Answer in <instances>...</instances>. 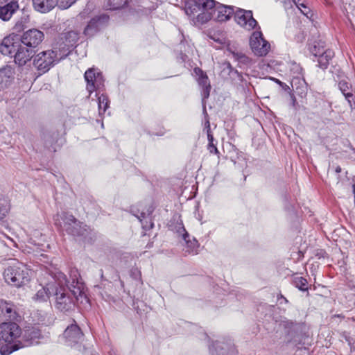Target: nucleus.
Returning <instances> with one entry per match:
<instances>
[{"label":"nucleus","instance_id":"1","mask_svg":"<svg viewBox=\"0 0 355 355\" xmlns=\"http://www.w3.org/2000/svg\"><path fill=\"white\" fill-rule=\"evenodd\" d=\"M46 272L49 273L55 283L59 286L54 292L55 296V308L62 312H68L75 306L74 298L78 301L87 300L85 293V284L79 279V274L77 270H71L70 274L71 282H68L66 275L55 266H45Z\"/></svg>","mask_w":355,"mask_h":355},{"label":"nucleus","instance_id":"2","mask_svg":"<svg viewBox=\"0 0 355 355\" xmlns=\"http://www.w3.org/2000/svg\"><path fill=\"white\" fill-rule=\"evenodd\" d=\"M68 55L67 50L62 51L55 47L53 49L44 51L36 54L33 57V64L40 73H44Z\"/></svg>","mask_w":355,"mask_h":355},{"label":"nucleus","instance_id":"3","mask_svg":"<svg viewBox=\"0 0 355 355\" xmlns=\"http://www.w3.org/2000/svg\"><path fill=\"white\" fill-rule=\"evenodd\" d=\"M21 329L13 322H3L0 324V353L1 355H10L6 354V349L10 351L12 346L20 343Z\"/></svg>","mask_w":355,"mask_h":355},{"label":"nucleus","instance_id":"4","mask_svg":"<svg viewBox=\"0 0 355 355\" xmlns=\"http://www.w3.org/2000/svg\"><path fill=\"white\" fill-rule=\"evenodd\" d=\"M31 270L22 263L15 262L8 266L3 271L5 282L15 287H21L28 284L31 279Z\"/></svg>","mask_w":355,"mask_h":355},{"label":"nucleus","instance_id":"5","mask_svg":"<svg viewBox=\"0 0 355 355\" xmlns=\"http://www.w3.org/2000/svg\"><path fill=\"white\" fill-rule=\"evenodd\" d=\"M55 225L62 231L72 236H83L86 230L73 216L67 213L57 214L53 218Z\"/></svg>","mask_w":355,"mask_h":355},{"label":"nucleus","instance_id":"6","mask_svg":"<svg viewBox=\"0 0 355 355\" xmlns=\"http://www.w3.org/2000/svg\"><path fill=\"white\" fill-rule=\"evenodd\" d=\"M234 19L236 24L245 31L261 29L257 21L253 17L252 10L236 7Z\"/></svg>","mask_w":355,"mask_h":355},{"label":"nucleus","instance_id":"7","mask_svg":"<svg viewBox=\"0 0 355 355\" xmlns=\"http://www.w3.org/2000/svg\"><path fill=\"white\" fill-rule=\"evenodd\" d=\"M41 331L37 327H26L24 331H21L20 343L12 346L11 348H10L11 350L9 352L6 349V354H12L21 348L33 345L35 343H37L36 340L41 338Z\"/></svg>","mask_w":355,"mask_h":355},{"label":"nucleus","instance_id":"8","mask_svg":"<svg viewBox=\"0 0 355 355\" xmlns=\"http://www.w3.org/2000/svg\"><path fill=\"white\" fill-rule=\"evenodd\" d=\"M250 46L252 52L257 56H264L268 54L270 45L263 37L260 29L257 28L250 38Z\"/></svg>","mask_w":355,"mask_h":355},{"label":"nucleus","instance_id":"9","mask_svg":"<svg viewBox=\"0 0 355 355\" xmlns=\"http://www.w3.org/2000/svg\"><path fill=\"white\" fill-rule=\"evenodd\" d=\"M216 5L214 0H191L187 3L185 6V12L187 15H194L200 11H211Z\"/></svg>","mask_w":355,"mask_h":355},{"label":"nucleus","instance_id":"10","mask_svg":"<svg viewBox=\"0 0 355 355\" xmlns=\"http://www.w3.org/2000/svg\"><path fill=\"white\" fill-rule=\"evenodd\" d=\"M87 82V90L91 94L93 92L103 87V78L101 73L96 72L94 69H87L84 75Z\"/></svg>","mask_w":355,"mask_h":355},{"label":"nucleus","instance_id":"11","mask_svg":"<svg viewBox=\"0 0 355 355\" xmlns=\"http://www.w3.org/2000/svg\"><path fill=\"white\" fill-rule=\"evenodd\" d=\"M44 33L37 29H30L21 35V42L23 45L33 50L44 40Z\"/></svg>","mask_w":355,"mask_h":355},{"label":"nucleus","instance_id":"12","mask_svg":"<svg viewBox=\"0 0 355 355\" xmlns=\"http://www.w3.org/2000/svg\"><path fill=\"white\" fill-rule=\"evenodd\" d=\"M83 336V333L75 322L66 328L62 335L65 343L70 346L81 342Z\"/></svg>","mask_w":355,"mask_h":355},{"label":"nucleus","instance_id":"13","mask_svg":"<svg viewBox=\"0 0 355 355\" xmlns=\"http://www.w3.org/2000/svg\"><path fill=\"white\" fill-rule=\"evenodd\" d=\"M213 8V19L222 22L228 21L234 15L236 7L225 6L216 1V5Z\"/></svg>","mask_w":355,"mask_h":355},{"label":"nucleus","instance_id":"14","mask_svg":"<svg viewBox=\"0 0 355 355\" xmlns=\"http://www.w3.org/2000/svg\"><path fill=\"white\" fill-rule=\"evenodd\" d=\"M338 88L347 101L352 110L355 109V95L351 83L347 79H342L338 83Z\"/></svg>","mask_w":355,"mask_h":355},{"label":"nucleus","instance_id":"15","mask_svg":"<svg viewBox=\"0 0 355 355\" xmlns=\"http://www.w3.org/2000/svg\"><path fill=\"white\" fill-rule=\"evenodd\" d=\"M33 49L24 45H19L14 55L15 62L19 66L25 65L31 58L33 59Z\"/></svg>","mask_w":355,"mask_h":355},{"label":"nucleus","instance_id":"16","mask_svg":"<svg viewBox=\"0 0 355 355\" xmlns=\"http://www.w3.org/2000/svg\"><path fill=\"white\" fill-rule=\"evenodd\" d=\"M194 71L199 76L198 84L202 87V104H205V101L209 98L211 89L209 78L200 68H195Z\"/></svg>","mask_w":355,"mask_h":355},{"label":"nucleus","instance_id":"17","mask_svg":"<svg viewBox=\"0 0 355 355\" xmlns=\"http://www.w3.org/2000/svg\"><path fill=\"white\" fill-rule=\"evenodd\" d=\"M19 10V3L17 1H10L0 6V19L7 21Z\"/></svg>","mask_w":355,"mask_h":355},{"label":"nucleus","instance_id":"18","mask_svg":"<svg viewBox=\"0 0 355 355\" xmlns=\"http://www.w3.org/2000/svg\"><path fill=\"white\" fill-rule=\"evenodd\" d=\"M15 71L10 66L0 69V90L7 88L14 80Z\"/></svg>","mask_w":355,"mask_h":355},{"label":"nucleus","instance_id":"19","mask_svg":"<svg viewBox=\"0 0 355 355\" xmlns=\"http://www.w3.org/2000/svg\"><path fill=\"white\" fill-rule=\"evenodd\" d=\"M104 19H105L104 16L92 19L85 28L84 34L89 37L94 35L101 28Z\"/></svg>","mask_w":355,"mask_h":355},{"label":"nucleus","instance_id":"20","mask_svg":"<svg viewBox=\"0 0 355 355\" xmlns=\"http://www.w3.org/2000/svg\"><path fill=\"white\" fill-rule=\"evenodd\" d=\"M18 44L14 42L13 37H6L2 40L0 45V52L4 55H11L18 47Z\"/></svg>","mask_w":355,"mask_h":355},{"label":"nucleus","instance_id":"21","mask_svg":"<svg viewBox=\"0 0 355 355\" xmlns=\"http://www.w3.org/2000/svg\"><path fill=\"white\" fill-rule=\"evenodd\" d=\"M209 352L211 355H229L233 352L232 346L220 341H216L209 346Z\"/></svg>","mask_w":355,"mask_h":355},{"label":"nucleus","instance_id":"22","mask_svg":"<svg viewBox=\"0 0 355 355\" xmlns=\"http://www.w3.org/2000/svg\"><path fill=\"white\" fill-rule=\"evenodd\" d=\"M58 0H33L35 10L46 13L51 10L57 4Z\"/></svg>","mask_w":355,"mask_h":355},{"label":"nucleus","instance_id":"23","mask_svg":"<svg viewBox=\"0 0 355 355\" xmlns=\"http://www.w3.org/2000/svg\"><path fill=\"white\" fill-rule=\"evenodd\" d=\"M64 42L63 46H60L58 50H62V51L67 50L69 54L71 49L75 46L76 43L78 40V34L73 31H69L64 34Z\"/></svg>","mask_w":355,"mask_h":355},{"label":"nucleus","instance_id":"24","mask_svg":"<svg viewBox=\"0 0 355 355\" xmlns=\"http://www.w3.org/2000/svg\"><path fill=\"white\" fill-rule=\"evenodd\" d=\"M183 232H184V233L183 234L182 237L186 243L184 249L185 252L192 254H198V249L199 248V243L198 241L195 238L190 239V236L186 232L184 228H183Z\"/></svg>","mask_w":355,"mask_h":355},{"label":"nucleus","instance_id":"25","mask_svg":"<svg viewBox=\"0 0 355 355\" xmlns=\"http://www.w3.org/2000/svg\"><path fill=\"white\" fill-rule=\"evenodd\" d=\"M227 51L228 55H232V58L240 64H248L250 62L249 58L236 46H228Z\"/></svg>","mask_w":355,"mask_h":355},{"label":"nucleus","instance_id":"26","mask_svg":"<svg viewBox=\"0 0 355 355\" xmlns=\"http://www.w3.org/2000/svg\"><path fill=\"white\" fill-rule=\"evenodd\" d=\"M0 309L2 314H3L8 320H18V318H20L13 304L5 302L0 305Z\"/></svg>","mask_w":355,"mask_h":355},{"label":"nucleus","instance_id":"27","mask_svg":"<svg viewBox=\"0 0 355 355\" xmlns=\"http://www.w3.org/2000/svg\"><path fill=\"white\" fill-rule=\"evenodd\" d=\"M56 287H42L33 297L34 300L42 302H46L52 294L54 295Z\"/></svg>","mask_w":355,"mask_h":355},{"label":"nucleus","instance_id":"28","mask_svg":"<svg viewBox=\"0 0 355 355\" xmlns=\"http://www.w3.org/2000/svg\"><path fill=\"white\" fill-rule=\"evenodd\" d=\"M334 56V52L331 49H328L324 53L317 57L318 66L322 69H326L329 64V61Z\"/></svg>","mask_w":355,"mask_h":355},{"label":"nucleus","instance_id":"29","mask_svg":"<svg viewBox=\"0 0 355 355\" xmlns=\"http://www.w3.org/2000/svg\"><path fill=\"white\" fill-rule=\"evenodd\" d=\"M328 49L325 48V43L322 40L314 41L309 46V51L312 55L317 58L324 53Z\"/></svg>","mask_w":355,"mask_h":355},{"label":"nucleus","instance_id":"30","mask_svg":"<svg viewBox=\"0 0 355 355\" xmlns=\"http://www.w3.org/2000/svg\"><path fill=\"white\" fill-rule=\"evenodd\" d=\"M211 19H213V13L211 11H200L196 17L193 16L195 25L204 24Z\"/></svg>","mask_w":355,"mask_h":355},{"label":"nucleus","instance_id":"31","mask_svg":"<svg viewBox=\"0 0 355 355\" xmlns=\"http://www.w3.org/2000/svg\"><path fill=\"white\" fill-rule=\"evenodd\" d=\"M129 1L130 0H106L105 7L109 10H118L125 7Z\"/></svg>","mask_w":355,"mask_h":355},{"label":"nucleus","instance_id":"32","mask_svg":"<svg viewBox=\"0 0 355 355\" xmlns=\"http://www.w3.org/2000/svg\"><path fill=\"white\" fill-rule=\"evenodd\" d=\"M141 222L144 229L150 230L153 228V223L151 221L150 214L146 215L144 212H141L140 215L134 214Z\"/></svg>","mask_w":355,"mask_h":355},{"label":"nucleus","instance_id":"33","mask_svg":"<svg viewBox=\"0 0 355 355\" xmlns=\"http://www.w3.org/2000/svg\"><path fill=\"white\" fill-rule=\"evenodd\" d=\"M110 101L106 95L102 94L98 97V112L100 115H102L105 112L107 109L109 107Z\"/></svg>","mask_w":355,"mask_h":355},{"label":"nucleus","instance_id":"34","mask_svg":"<svg viewBox=\"0 0 355 355\" xmlns=\"http://www.w3.org/2000/svg\"><path fill=\"white\" fill-rule=\"evenodd\" d=\"M293 284L302 291H306L309 289L307 280L301 276H295L293 279Z\"/></svg>","mask_w":355,"mask_h":355},{"label":"nucleus","instance_id":"35","mask_svg":"<svg viewBox=\"0 0 355 355\" xmlns=\"http://www.w3.org/2000/svg\"><path fill=\"white\" fill-rule=\"evenodd\" d=\"M9 209L10 205L6 200L0 202V220L3 219L6 216Z\"/></svg>","mask_w":355,"mask_h":355},{"label":"nucleus","instance_id":"36","mask_svg":"<svg viewBox=\"0 0 355 355\" xmlns=\"http://www.w3.org/2000/svg\"><path fill=\"white\" fill-rule=\"evenodd\" d=\"M77 0H58L56 6L62 10L67 9L71 7Z\"/></svg>","mask_w":355,"mask_h":355},{"label":"nucleus","instance_id":"37","mask_svg":"<svg viewBox=\"0 0 355 355\" xmlns=\"http://www.w3.org/2000/svg\"><path fill=\"white\" fill-rule=\"evenodd\" d=\"M298 8L307 18H311L312 17L311 9L304 3L302 2L300 6H298Z\"/></svg>","mask_w":355,"mask_h":355},{"label":"nucleus","instance_id":"38","mask_svg":"<svg viewBox=\"0 0 355 355\" xmlns=\"http://www.w3.org/2000/svg\"><path fill=\"white\" fill-rule=\"evenodd\" d=\"M203 105V112L205 115V129L206 130V132H208V131H210L211 130V128H210V123H209V120L208 119V114L207 113V111H206V106H205V104H202Z\"/></svg>","mask_w":355,"mask_h":355},{"label":"nucleus","instance_id":"39","mask_svg":"<svg viewBox=\"0 0 355 355\" xmlns=\"http://www.w3.org/2000/svg\"><path fill=\"white\" fill-rule=\"evenodd\" d=\"M207 149L210 153H214L216 155L219 154V151L216 147V144H215L214 142H209Z\"/></svg>","mask_w":355,"mask_h":355},{"label":"nucleus","instance_id":"40","mask_svg":"<svg viewBox=\"0 0 355 355\" xmlns=\"http://www.w3.org/2000/svg\"><path fill=\"white\" fill-rule=\"evenodd\" d=\"M290 98H291V106L295 110H297V103L295 96L293 94H290Z\"/></svg>","mask_w":355,"mask_h":355},{"label":"nucleus","instance_id":"41","mask_svg":"<svg viewBox=\"0 0 355 355\" xmlns=\"http://www.w3.org/2000/svg\"><path fill=\"white\" fill-rule=\"evenodd\" d=\"M131 272L132 276L135 279L138 278L140 276V272L137 268L133 269Z\"/></svg>","mask_w":355,"mask_h":355},{"label":"nucleus","instance_id":"42","mask_svg":"<svg viewBox=\"0 0 355 355\" xmlns=\"http://www.w3.org/2000/svg\"><path fill=\"white\" fill-rule=\"evenodd\" d=\"M207 139H208L209 142H214V139L213 135L211 134V130L207 132Z\"/></svg>","mask_w":355,"mask_h":355},{"label":"nucleus","instance_id":"43","mask_svg":"<svg viewBox=\"0 0 355 355\" xmlns=\"http://www.w3.org/2000/svg\"><path fill=\"white\" fill-rule=\"evenodd\" d=\"M293 3L296 5V6L298 8V6H300L302 3L300 2V0H293Z\"/></svg>","mask_w":355,"mask_h":355},{"label":"nucleus","instance_id":"44","mask_svg":"<svg viewBox=\"0 0 355 355\" xmlns=\"http://www.w3.org/2000/svg\"><path fill=\"white\" fill-rule=\"evenodd\" d=\"M335 171L336 173H340L341 172V168L340 166H338L336 169H335Z\"/></svg>","mask_w":355,"mask_h":355},{"label":"nucleus","instance_id":"45","mask_svg":"<svg viewBox=\"0 0 355 355\" xmlns=\"http://www.w3.org/2000/svg\"><path fill=\"white\" fill-rule=\"evenodd\" d=\"M8 2V0H0V6Z\"/></svg>","mask_w":355,"mask_h":355},{"label":"nucleus","instance_id":"46","mask_svg":"<svg viewBox=\"0 0 355 355\" xmlns=\"http://www.w3.org/2000/svg\"><path fill=\"white\" fill-rule=\"evenodd\" d=\"M228 68H229L230 69H232V66H231V64H230V63L228 64Z\"/></svg>","mask_w":355,"mask_h":355},{"label":"nucleus","instance_id":"47","mask_svg":"<svg viewBox=\"0 0 355 355\" xmlns=\"http://www.w3.org/2000/svg\"><path fill=\"white\" fill-rule=\"evenodd\" d=\"M282 298H283V299L285 300V302H288L287 299H286V298H285V297H284L283 296H282Z\"/></svg>","mask_w":355,"mask_h":355}]
</instances>
